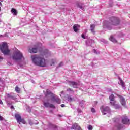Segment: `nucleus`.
Masks as SVG:
<instances>
[{
  "instance_id": "1",
  "label": "nucleus",
  "mask_w": 130,
  "mask_h": 130,
  "mask_svg": "<svg viewBox=\"0 0 130 130\" xmlns=\"http://www.w3.org/2000/svg\"><path fill=\"white\" fill-rule=\"evenodd\" d=\"M49 96L51 97V100L53 103H54V102H56V103H58V104L60 103V99H59L58 97L55 96L54 94L51 93V91H50L49 89H47L44 100L43 101L44 106L47 107V108H48V107H50V108H55L54 105L50 104L49 102V101H50Z\"/></svg>"
},
{
  "instance_id": "2",
  "label": "nucleus",
  "mask_w": 130,
  "mask_h": 130,
  "mask_svg": "<svg viewBox=\"0 0 130 130\" xmlns=\"http://www.w3.org/2000/svg\"><path fill=\"white\" fill-rule=\"evenodd\" d=\"M120 23V19L119 18L112 16L110 17L109 21L105 22L103 27L108 30H112V26H117Z\"/></svg>"
},
{
  "instance_id": "3",
  "label": "nucleus",
  "mask_w": 130,
  "mask_h": 130,
  "mask_svg": "<svg viewBox=\"0 0 130 130\" xmlns=\"http://www.w3.org/2000/svg\"><path fill=\"white\" fill-rule=\"evenodd\" d=\"M31 59L36 66L38 67H46V62H45V59L43 57H41L40 55H35L31 56Z\"/></svg>"
},
{
  "instance_id": "4",
  "label": "nucleus",
  "mask_w": 130,
  "mask_h": 130,
  "mask_svg": "<svg viewBox=\"0 0 130 130\" xmlns=\"http://www.w3.org/2000/svg\"><path fill=\"white\" fill-rule=\"evenodd\" d=\"M0 50L4 55H9L11 50L9 49V46L6 42H3L0 44Z\"/></svg>"
},
{
  "instance_id": "5",
  "label": "nucleus",
  "mask_w": 130,
  "mask_h": 130,
  "mask_svg": "<svg viewBox=\"0 0 130 130\" xmlns=\"http://www.w3.org/2000/svg\"><path fill=\"white\" fill-rule=\"evenodd\" d=\"M12 59L13 60H21L24 58V55L19 50L16 51L12 55Z\"/></svg>"
},
{
  "instance_id": "6",
  "label": "nucleus",
  "mask_w": 130,
  "mask_h": 130,
  "mask_svg": "<svg viewBox=\"0 0 130 130\" xmlns=\"http://www.w3.org/2000/svg\"><path fill=\"white\" fill-rule=\"evenodd\" d=\"M15 116L19 124H21V122L23 124H26V121L24 119H22V117L19 114H15Z\"/></svg>"
},
{
  "instance_id": "7",
  "label": "nucleus",
  "mask_w": 130,
  "mask_h": 130,
  "mask_svg": "<svg viewBox=\"0 0 130 130\" xmlns=\"http://www.w3.org/2000/svg\"><path fill=\"white\" fill-rule=\"evenodd\" d=\"M101 111L103 114V115H106V114H110L111 113V111L110 110V108L109 107H105L101 109Z\"/></svg>"
},
{
  "instance_id": "8",
  "label": "nucleus",
  "mask_w": 130,
  "mask_h": 130,
  "mask_svg": "<svg viewBox=\"0 0 130 130\" xmlns=\"http://www.w3.org/2000/svg\"><path fill=\"white\" fill-rule=\"evenodd\" d=\"M122 118V123L123 124H130V120L127 118L126 115H124L121 116Z\"/></svg>"
},
{
  "instance_id": "9",
  "label": "nucleus",
  "mask_w": 130,
  "mask_h": 130,
  "mask_svg": "<svg viewBox=\"0 0 130 130\" xmlns=\"http://www.w3.org/2000/svg\"><path fill=\"white\" fill-rule=\"evenodd\" d=\"M68 84L69 86L71 87H73V88H75L77 89L78 88V86H79V83L75 82V81H69Z\"/></svg>"
},
{
  "instance_id": "10",
  "label": "nucleus",
  "mask_w": 130,
  "mask_h": 130,
  "mask_svg": "<svg viewBox=\"0 0 130 130\" xmlns=\"http://www.w3.org/2000/svg\"><path fill=\"white\" fill-rule=\"evenodd\" d=\"M116 95L118 97H119V98H120V101L121 104H122L123 106H125V104H126L125 99H124L123 96L120 95L119 94H117Z\"/></svg>"
},
{
  "instance_id": "11",
  "label": "nucleus",
  "mask_w": 130,
  "mask_h": 130,
  "mask_svg": "<svg viewBox=\"0 0 130 130\" xmlns=\"http://www.w3.org/2000/svg\"><path fill=\"white\" fill-rule=\"evenodd\" d=\"M38 50V48H37V47H36L30 48L28 50V51L29 52H30V53H37Z\"/></svg>"
},
{
  "instance_id": "12",
  "label": "nucleus",
  "mask_w": 130,
  "mask_h": 130,
  "mask_svg": "<svg viewBox=\"0 0 130 130\" xmlns=\"http://www.w3.org/2000/svg\"><path fill=\"white\" fill-rule=\"evenodd\" d=\"M94 42V40H92L91 39H88L86 42L85 43L86 44L87 46H91L92 45V43Z\"/></svg>"
},
{
  "instance_id": "13",
  "label": "nucleus",
  "mask_w": 130,
  "mask_h": 130,
  "mask_svg": "<svg viewBox=\"0 0 130 130\" xmlns=\"http://www.w3.org/2000/svg\"><path fill=\"white\" fill-rule=\"evenodd\" d=\"M71 129L82 130V129H81V127H80V126H79V124H78L77 123L74 124L72 125V126L71 127Z\"/></svg>"
},
{
  "instance_id": "14",
  "label": "nucleus",
  "mask_w": 130,
  "mask_h": 130,
  "mask_svg": "<svg viewBox=\"0 0 130 130\" xmlns=\"http://www.w3.org/2000/svg\"><path fill=\"white\" fill-rule=\"evenodd\" d=\"M115 102V101L110 102V103L111 105H112V106H114V108H115L116 109H118V108H119L120 106L118 104H116Z\"/></svg>"
},
{
  "instance_id": "15",
  "label": "nucleus",
  "mask_w": 130,
  "mask_h": 130,
  "mask_svg": "<svg viewBox=\"0 0 130 130\" xmlns=\"http://www.w3.org/2000/svg\"><path fill=\"white\" fill-rule=\"evenodd\" d=\"M119 80L120 81L119 85H120L122 87L123 89H124V88H125V84H124V82H123L122 79H121V78H120V77L119 78Z\"/></svg>"
},
{
  "instance_id": "16",
  "label": "nucleus",
  "mask_w": 130,
  "mask_h": 130,
  "mask_svg": "<svg viewBox=\"0 0 130 130\" xmlns=\"http://www.w3.org/2000/svg\"><path fill=\"white\" fill-rule=\"evenodd\" d=\"M55 63H56V59H52L50 61V64L51 67H54V66L55 65Z\"/></svg>"
},
{
  "instance_id": "17",
  "label": "nucleus",
  "mask_w": 130,
  "mask_h": 130,
  "mask_svg": "<svg viewBox=\"0 0 130 130\" xmlns=\"http://www.w3.org/2000/svg\"><path fill=\"white\" fill-rule=\"evenodd\" d=\"M78 28H80V25H77V24L74 25L73 26L74 31H75V32H77L79 30Z\"/></svg>"
},
{
  "instance_id": "18",
  "label": "nucleus",
  "mask_w": 130,
  "mask_h": 130,
  "mask_svg": "<svg viewBox=\"0 0 130 130\" xmlns=\"http://www.w3.org/2000/svg\"><path fill=\"white\" fill-rule=\"evenodd\" d=\"M77 7L78 8H80L81 10H84V4L83 3H79L77 4Z\"/></svg>"
},
{
  "instance_id": "19",
  "label": "nucleus",
  "mask_w": 130,
  "mask_h": 130,
  "mask_svg": "<svg viewBox=\"0 0 130 130\" xmlns=\"http://www.w3.org/2000/svg\"><path fill=\"white\" fill-rule=\"evenodd\" d=\"M95 24H92L90 25V30L92 33H95Z\"/></svg>"
},
{
  "instance_id": "20",
  "label": "nucleus",
  "mask_w": 130,
  "mask_h": 130,
  "mask_svg": "<svg viewBox=\"0 0 130 130\" xmlns=\"http://www.w3.org/2000/svg\"><path fill=\"white\" fill-rule=\"evenodd\" d=\"M116 126L118 129H121V128H122V127H123V125L122 124H120L118 123L116 124Z\"/></svg>"
},
{
  "instance_id": "21",
  "label": "nucleus",
  "mask_w": 130,
  "mask_h": 130,
  "mask_svg": "<svg viewBox=\"0 0 130 130\" xmlns=\"http://www.w3.org/2000/svg\"><path fill=\"white\" fill-rule=\"evenodd\" d=\"M50 127H51L52 128H53V129L55 130H58V127L55 125H53L52 124H50Z\"/></svg>"
},
{
  "instance_id": "22",
  "label": "nucleus",
  "mask_w": 130,
  "mask_h": 130,
  "mask_svg": "<svg viewBox=\"0 0 130 130\" xmlns=\"http://www.w3.org/2000/svg\"><path fill=\"white\" fill-rule=\"evenodd\" d=\"M11 13H12V14L14 15V16H16V15L18 14V12H17V10L15 9L14 8H12L11 9Z\"/></svg>"
},
{
  "instance_id": "23",
  "label": "nucleus",
  "mask_w": 130,
  "mask_h": 130,
  "mask_svg": "<svg viewBox=\"0 0 130 130\" xmlns=\"http://www.w3.org/2000/svg\"><path fill=\"white\" fill-rule=\"evenodd\" d=\"M110 40L111 41H112V42H114V43H116V42H117V41L116 40V39H115V38H113V36H111L110 37Z\"/></svg>"
},
{
  "instance_id": "24",
  "label": "nucleus",
  "mask_w": 130,
  "mask_h": 130,
  "mask_svg": "<svg viewBox=\"0 0 130 130\" xmlns=\"http://www.w3.org/2000/svg\"><path fill=\"white\" fill-rule=\"evenodd\" d=\"M29 124H30V125H33V124H38V122L35 120L34 121V122H32V121H31V120H29Z\"/></svg>"
},
{
  "instance_id": "25",
  "label": "nucleus",
  "mask_w": 130,
  "mask_h": 130,
  "mask_svg": "<svg viewBox=\"0 0 130 130\" xmlns=\"http://www.w3.org/2000/svg\"><path fill=\"white\" fill-rule=\"evenodd\" d=\"M109 98L111 102H112V101H114V95L113 94H111Z\"/></svg>"
},
{
  "instance_id": "26",
  "label": "nucleus",
  "mask_w": 130,
  "mask_h": 130,
  "mask_svg": "<svg viewBox=\"0 0 130 130\" xmlns=\"http://www.w3.org/2000/svg\"><path fill=\"white\" fill-rule=\"evenodd\" d=\"M66 97L67 100L68 101H69L70 102H71L73 101V98H72V97H71V96L67 94L66 95Z\"/></svg>"
},
{
  "instance_id": "27",
  "label": "nucleus",
  "mask_w": 130,
  "mask_h": 130,
  "mask_svg": "<svg viewBox=\"0 0 130 130\" xmlns=\"http://www.w3.org/2000/svg\"><path fill=\"white\" fill-rule=\"evenodd\" d=\"M79 106H81V107H84V105H85V101H81L79 103Z\"/></svg>"
},
{
  "instance_id": "28",
  "label": "nucleus",
  "mask_w": 130,
  "mask_h": 130,
  "mask_svg": "<svg viewBox=\"0 0 130 130\" xmlns=\"http://www.w3.org/2000/svg\"><path fill=\"white\" fill-rule=\"evenodd\" d=\"M15 91H16V92H17V93H20V92H21V89H20V88H19V87L16 86Z\"/></svg>"
},
{
  "instance_id": "29",
  "label": "nucleus",
  "mask_w": 130,
  "mask_h": 130,
  "mask_svg": "<svg viewBox=\"0 0 130 130\" xmlns=\"http://www.w3.org/2000/svg\"><path fill=\"white\" fill-rule=\"evenodd\" d=\"M63 66V62H61L60 63H59L58 65V66L56 67V69H58V68H60L61 67H62Z\"/></svg>"
},
{
  "instance_id": "30",
  "label": "nucleus",
  "mask_w": 130,
  "mask_h": 130,
  "mask_svg": "<svg viewBox=\"0 0 130 130\" xmlns=\"http://www.w3.org/2000/svg\"><path fill=\"white\" fill-rule=\"evenodd\" d=\"M8 97H9V98H11V99H13V100H15V99H16V98L15 96H12L10 94L8 95Z\"/></svg>"
},
{
  "instance_id": "31",
  "label": "nucleus",
  "mask_w": 130,
  "mask_h": 130,
  "mask_svg": "<svg viewBox=\"0 0 130 130\" xmlns=\"http://www.w3.org/2000/svg\"><path fill=\"white\" fill-rule=\"evenodd\" d=\"M67 92H71V93H74V90L72 88H68L67 89Z\"/></svg>"
},
{
  "instance_id": "32",
  "label": "nucleus",
  "mask_w": 130,
  "mask_h": 130,
  "mask_svg": "<svg viewBox=\"0 0 130 130\" xmlns=\"http://www.w3.org/2000/svg\"><path fill=\"white\" fill-rule=\"evenodd\" d=\"M91 111L92 113H96V110L94 108H91Z\"/></svg>"
},
{
  "instance_id": "33",
  "label": "nucleus",
  "mask_w": 130,
  "mask_h": 130,
  "mask_svg": "<svg viewBox=\"0 0 130 130\" xmlns=\"http://www.w3.org/2000/svg\"><path fill=\"white\" fill-rule=\"evenodd\" d=\"M88 130H93V126H92V125H89L88 127Z\"/></svg>"
},
{
  "instance_id": "34",
  "label": "nucleus",
  "mask_w": 130,
  "mask_h": 130,
  "mask_svg": "<svg viewBox=\"0 0 130 130\" xmlns=\"http://www.w3.org/2000/svg\"><path fill=\"white\" fill-rule=\"evenodd\" d=\"M81 37L82 38H83V39H87V37H86V36H85V35H84V34H82L81 35Z\"/></svg>"
},
{
  "instance_id": "35",
  "label": "nucleus",
  "mask_w": 130,
  "mask_h": 130,
  "mask_svg": "<svg viewBox=\"0 0 130 130\" xmlns=\"http://www.w3.org/2000/svg\"><path fill=\"white\" fill-rule=\"evenodd\" d=\"M93 52L94 53H95V54H99V52H97V50H96L95 49L93 50Z\"/></svg>"
},
{
  "instance_id": "36",
  "label": "nucleus",
  "mask_w": 130,
  "mask_h": 130,
  "mask_svg": "<svg viewBox=\"0 0 130 130\" xmlns=\"http://www.w3.org/2000/svg\"><path fill=\"white\" fill-rule=\"evenodd\" d=\"M47 53H48V50H46L44 51V55H47Z\"/></svg>"
},
{
  "instance_id": "37",
  "label": "nucleus",
  "mask_w": 130,
  "mask_h": 130,
  "mask_svg": "<svg viewBox=\"0 0 130 130\" xmlns=\"http://www.w3.org/2000/svg\"><path fill=\"white\" fill-rule=\"evenodd\" d=\"M3 120H4V118L2 116H0V121H2Z\"/></svg>"
},
{
  "instance_id": "38",
  "label": "nucleus",
  "mask_w": 130,
  "mask_h": 130,
  "mask_svg": "<svg viewBox=\"0 0 130 130\" xmlns=\"http://www.w3.org/2000/svg\"><path fill=\"white\" fill-rule=\"evenodd\" d=\"M77 111H78V112H79V113H81V112H82V111H81V110H80V109H78V110H77Z\"/></svg>"
},
{
  "instance_id": "39",
  "label": "nucleus",
  "mask_w": 130,
  "mask_h": 130,
  "mask_svg": "<svg viewBox=\"0 0 130 130\" xmlns=\"http://www.w3.org/2000/svg\"><path fill=\"white\" fill-rule=\"evenodd\" d=\"M101 41H102V42H104V43H106V41H105V40H101Z\"/></svg>"
},
{
  "instance_id": "40",
  "label": "nucleus",
  "mask_w": 130,
  "mask_h": 130,
  "mask_svg": "<svg viewBox=\"0 0 130 130\" xmlns=\"http://www.w3.org/2000/svg\"><path fill=\"white\" fill-rule=\"evenodd\" d=\"M0 104H1L2 105H3V104H4V103H3V101L1 99H0Z\"/></svg>"
},
{
  "instance_id": "41",
  "label": "nucleus",
  "mask_w": 130,
  "mask_h": 130,
  "mask_svg": "<svg viewBox=\"0 0 130 130\" xmlns=\"http://www.w3.org/2000/svg\"><path fill=\"white\" fill-rule=\"evenodd\" d=\"M94 104H95V105H97L98 104V101H94Z\"/></svg>"
},
{
  "instance_id": "42",
  "label": "nucleus",
  "mask_w": 130,
  "mask_h": 130,
  "mask_svg": "<svg viewBox=\"0 0 130 130\" xmlns=\"http://www.w3.org/2000/svg\"><path fill=\"white\" fill-rule=\"evenodd\" d=\"M7 64H8V66H11V65H12V63H11V62H8L7 63Z\"/></svg>"
},
{
  "instance_id": "43",
  "label": "nucleus",
  "mask_w": 130,
  "mask_h": 130,
  "mask_svg": "<svg viewBox=\"0 0 130 130\" xmlns=\"http://www.w3.org/2000/svg\"><path fill=\"white\" fill-rule=\"evenodd\" d=\"M8 36V34L6 33L5 35H4V37H7Z\"/></svg>"
},
{
  "instance_id": "44",
  "label": "nucleus",
  "mask_w": 130,
  "mask_h": 130,
  "mask_svg": "<svg viewBox=\"0 0 130 130\" xmlns=\"http://www.w3.org/2000/svg\"><path fill=\"white\" fill-rule=\"evenodd\" d=\"M64 106H65V105H64V104H61V107H64Z\"/></svg>"
},
{
  "instance_id": "45",
  "label": "nucleus",
  "mask_w": 130,
  "mask_h": 130,
  "mask_svg": "<svg viewBox=\"0 0 130 130\" xmlns=\"http://www.w3.org/2000/svg\"><path fill=\"white\" fill-rule=\"evenodd\" d=\"M0 37H5V35H0Z\"/></svg>"
},
{
  "instance_id": "46",
  "label": "nucleus",
  "mask_w": 130,
  "mask_h": 130,
  "mask_svg": "<svg viewBox=\"0 0 130 130\" xmlns=\"http://www.w3.org/2000/svg\"><path fill=\"white\" fill-rule=\"evenodd\" d=\"M2 59H4V58H3L2 57L0 56V60Z\"/></svg>"
},
{
  "instance_id": "47",
  "label": "nucleus",
  "mask_w": 130,
  "mask_h": 130,
  "mask_svg": "<svg viewBox=\"0 0 130 130\" xmlns=\"http://www.w3.org/2000/svg\"><path fill=\"white\" fill-rule=\"evenodd\" d=\"M11 109H14V106H12L11 107Z\"/></svg>"
},
{
  "instance_id": "48",
  "label": "nucleus",
  "mask_w": 130,
  "mask_h": 130,
  "mask_svg": "<svg viewBox=\"0 0 130 130\" xmlns=\"http://www.w3.org/2000/svg\"><path fill=\"white\" fill-rule=\"evenodd\" d=\"M31 83H33L34 84V80H31Z\"/></svg>"
},
{
  "instance_id": "49",
  "label": "nucleus",
  "mask_w": 130,
  "mask_h": 130,
  "mask_svg": "<svg viewBox=\"0 0 130 130\" xmlns=\"http://www.w3.org/2000/svg\"><path fill=\"white\" fill-rule=\"evenodd\" d=\"M61 94H63V91H62Z\"/></svg>"
},
{
  "instance_id": "50",
  "label": "nucleus",
  "mask_w": 130,
  "mask_h": 130,
  "mask_svg": "<svg viewBox=\"0 0 130 130\" xmlns=\"http://www.w3.org/2000/svg\"><path fill=\"white\" fill-rule=\"evenodd\" d=\"M59 116L60 117H61V115H59Z\"/></svg>"
},
{
  "instance_id": "51",
  "label": "nucleus",
  "mask_w": 130,
  "mask_h": 130,
  "mask_svg": "<svg viewBox=\"0 0 130 130\" xmlns=\"http://www.w3.org/2000/svg\"><path fill=\"white\" fill-rule=\"evenodd\" d=\"M0 6H2V3L0 2Z\"/></svg>"
},
{
  "instance_id": "52",
  "label": "nucleus",
  "mask_w": 130,
  "mask_h": 130,
  "mask_svg": "<svg viewBox=\"0 0 130 130\" xmlns=\"http://www.w3.org/2000/svg\"><path fill=\"white\" fill-rule=\"evenodd\" d=\"M2 80V79L1 78H0V81H1Z\"/></svg>"
},
{
  "instance_id": "53",
  "label": "nucleus",
  "mask_w": 130,
  "mask_h": 130,
  "mask_svg": "<svg viewBox=\"0 0 130 130\" xmlns=\"http://www.w3.org/2000/svg\"><path fill=\"white\" fill-rule=\"evenodd\" d=\"M0 11H1V7H0Z\"/></svg>"
},
{
  "instance_id": "54",
  "label": "nucleus",
  "mask_w": 130,
  "mask_h": 130,
  "mask_svg": "<svg viewBox=\"0 0 130 130\" xmlns=\"http://www.w3.org/2000/svg\"><path fill=\"white\" fill-rule=\"evenodd\" d=\"M0 22H1V20H0Z\"/></svg>"
}]
</instances>
